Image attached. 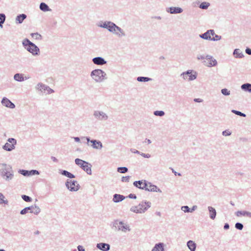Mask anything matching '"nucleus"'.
<instances>
[{
	"instance_id": "nucleus-1",
	"label": "nucleus",
	"mask_w": 251,
	"mask_h": 251,
	"mask_svg": "<svg viewBox=\"0 0 251 251\" xmlns=\"http://www.w3.org/2000/svg\"><path fill=\"white\" fill-rule=\"evenodd\" d=\"M0 176L6 182L12 180L14 174L11 166L5 163H0Z\"/></svg>"
},
{
	"instance_id": "nucleus-2",
	"label": "nucleus",
	"mask_w": 251,
	"mask_h": 251,
	"mask_svg": "<svg viewBox=\"0 0 251 251\" xmlns=\"http://www.w3.org/2000/svg\"><path fill=\"white\" fill-rule=\"evenodd\" d=\"M90 75L92 80L98 83H101L107 79L106 73L100 69H96L91 71Z\"/></svg>"
},
{
	"instance_id": "nucleus-3",
	"label": "nucleus",
	"mask_w": 251,
	"mask_h": 251,
	"mask_svg": "<svg viewBox=\"0 0 251 251\" xmlns=\"http://www.w3.org/2000/svg\"><path fill=\"white\" fill-rule=\"evenodd\" d=\"M112 227L118 231L124 233L129 232L131 228L128 224L123 221L116 220L112 223Z\"/></svg>"
},
{
	"instance_id": "nucleus-4",
	"label": "nucleus",
	"mask_w": 251,
	"mask_h": 251,
	"mask_svg": "<svg viewBox=\"0 0 251 251\" xmlns=\"http://www.w3.org/2000/svg\"><path fill=\"white\" fill-rule=\"evenodd\" d=\"M151 206V203L147 201H142L137 206H131L130 211L136 214L144 213Z\"/></svg>"
},
{
	"instance_id": "nucleus-5",
	"label": "nucleus",
	"mask_w": 251,
	"mask_h": 251,
	"mask_svg": "<svg viewBox=\"0 0 251 251\" xmlns=\"http://www.w3.org/2000/svg\"><path fill=\"white\" fill-rule=\"evenodd\" d=\"M23 45L25 48L33 55H38L40 52L39 48L27 39L23 41Z\"/></svg>"
},
{
	"instance_id": "nucleus-6",
	"label": "nucleus",
	"mask_w": 251,
	"mask_h": 251,
	"mask_svg": "<svg viewBox=\"0 0 251 251\" xmlns=\"http://www.w3.org/2000/svg\"><path fill=\"white\" fill-rule=\"evenodd\" d=\"M75 161V163L86 172L87 174H92V165L90 163L79 158H76Z\"/></svg>"
},
{
	"instance_id": "nucleus-7",
	"label": "nucleus",
	"mask_w": 251,
	"mask_h": 251,
	"mask_svg": "<svg viewBox=\"0 0 251 251\" xmlns=\"http://www.w3.org/2000/svg\"><path fill=\"white\" fill-rule=\"evenodd\" d=\"M180 76L185 80L192 81L197 78V73L192 70H189L180 74Z\"/></svg>"
},
{
	"instance_id": "nucleus-8",
	"label": "nucleus",
	"mask_w": 251,
	"mask_h": 251,
	"mask_svg": "<svg viewBox=\"0 0 251 251\" xmlns=\"http://www.w3.org/2000/svg\"><path fill=\"white\" fill-rule=\"evenodd\" d=\"M93 115L95 119L99 121H106L109 119L107 113L99 110H94Z\"/></svg>"
},
{
	"instance_id": "nucleus-9",
	"label": "nucleus",
	"mask_w": 251,
	"mask_h": 251,
	"mask_svg": "<svg viewBox=\"0 0 251 251\" xmlns=\"http://www.w3.org/2000/svg\"><path fill=\"white\" fill-rule=\"evenodd\" d=\"M35 88L37 90L43 94H50L54 92V90L51 89L49 86L41 82L38 83L36 85Z\"/></svg>"
},
{
	"instance_id": "nucleus-10",
	"label": "nucleus",
	"mask_w": 251,
	"mask_h": 251,
	"mask_svg": "<svg viewBox=\"0 0 251 251\" xmlns=\"http://www.w3.org/2000/svg\"><path fill=\"white\" fill-rule=\"evenodd\" d=\"M87 141V144L90 146L89 143H91V147L95 150H101L103 148V145L101 141L95 139L91 140L89 137H84Z\"/></svg>"
},
{
	"instance_id": "nucleus-11",
	"label": "nucleus",
	"mask_w": 251,
	"mask_h": 251,
	"mask_svg": "<svg viewBox=\"0 0 251 251\" xmlns=\"http://www.w3.org/2000/svg\"><path fill=\"white\" fill-rule=\"evenodd\" d=\"M67 189L72 192H75L79 190V185L76 181L67 179L65 182Z\"/></svg>"
},
{
	"instance_id": "nucleus-12",
	"label": "nucleus",
	"mask_w": 251,
	"mask_h": 251,
	"mask_svg": "<svg viewBox=\"0 0 251 251\" xmlns=\"http://www.w3.org/2000/svg\"><path fill=\"white\" fill-rule=\"evenodd\" d=\"M203 63L205 66L208 67L216 66L218 64L217 60L210 55L205 56V60L203 61Z\"/></svg>"
},
{
	"instance_id": "nucleus-13",
	"label": "nucleus",
	"mask_w": 251,
	"mask_h": 251,
	"mask_svg": "<svg viewBox=\"0 0 251 251\" xmlns=\"http://www.w3.org/2000/svg\"><path fill=\"white\" fill-rule=\"evenodd\" d=\"M8 142L5 143L2 148L7 151H11L15 148V145L17 144V141L14 138H9Z\"/></svg>"
},
{
	"instance_id": "nucleus-14",
	"label": "nucleus",
	"mask_w": 251,
	"mask_h": 251,
	"mask_svg": "<svg viewBox=\"0 0 251 251\" xmlns=\"http://www.w3.org/2000/svg\"><path fill=\"white\" fill-rule=\"evenodd\" d=\"M109 32L116 35L119 37H122L126 35L124 31L113 23L112 27L110 30Z\"/></svg>"
},
{
	"instance_id": "nucleus-15",
	"label": "nucleus",
	"mask_w": 251,
	"mask_h": 251,
	"mask_svg": "<svg viewBox=\"0 0 251 251\" xmlns=\"http://www.w3.org/2000/svg\"><path fill=\"white\" fill-rule=\"evenodd\" d=\"M214 35H215L214 30L210 29L203 34H200L199 36L202 39L211 41L212 36H214Z\"/></svg>"
},
{
	"instance_id": "nucleus-16",
	"label": "nucleus",
	"mask_w": 251,
	"mask_h": 251,
	"mask_svg": "<svg viewBox=\"0 0 251 251\" xmlns=\"http://www.w3.org/2000/svg\"><path fill=\"white\" fill-rule=\"evenodd\" d=\"M148 186L146 187L145 190L149 192H157L161 193V190L156 185L152 184L151 182L147 181Z\"/></svg>"
},
{
	"instance_id": "nucleus-17",
	"label": "nucleus",
	"mask_w": 251,
	"mask_h": 251,
	"mask_svg": "<svg viewBox=\"0 0 251 251\" xmlns=\"http://www.w3.org/2000/svg\"><path fill=\"white\" fill-rule=\"evenodd\" d=\"M1 103L2 105L7 108L14 109L15 107V105L6 97H3L2 99Z\"/></svg>"
},
{
	"instance_id": "nucleus-18",
	"label": "nucleus",
	"mask_w": 251,
	"mask_h": 251,
	"mask_svg": "<svg viewBox=\"0 0 251 251\" xmlns=\"http://www.w3.org/2000/svg\"><path fill=\"white\" fill-rule=\"evenodd\" d=\"M147 181V180L143 179L135 181L133 182V185L139 189L145 190L146 187L148 186Z\"/></svg>"
},
{
	"instance_id": "nucleus-19",
	"label": "nucleus",
	"mask_w": 251,
	"mask_h": 251,
	"mask_svg": "<svg viewBox=\"0 0 251 251\" xmlns=\"http://www.w3.org/2000/svg\"><path fill=\"white\" fill-rule=\"evenodd\" d=\"M92 62L95 65H103L106 63L105 59L101 57H96L92 59Z\"/></svg>"
},
{
	"instance_id": "nucleus-20",
	"label": "nucleus",
	"mask_w": 251,
	"mask_h": 251,
	"mask_svg": "<svg viewBox=\"0 0 251 251\" xmlns=\"http://www.w3.org/2000/svg\"><path fill=\"white\" fill-rule=\"evenodd\" d=\"M166 245L164 243L159 242L155 244L151 251H165V247Z\"/></svg>"
},
{
	"instance_id": "nucleus-21",
	"label": "nucleus",
	"mask_w": 251,
	"mask_h": 251,
	"mask_svg": "<svg viewBox=\"0 0 251 251\" xmlns=\"http://www.w3.org/2000/svg\"><path fill=\"white\" fill-rule=\"evenodd\" d=\"M96 247L102 251H108L110 249V245L105 243H98Z\"/></svg>"
},
{
	"instance_id": "nucleus-22",
	"label": "nucleus",
	"mask_w": 251,
	"mask_h": 251,
	"mask_svg": "<svg viewBox=\"0 0 251 251\" xmlns=\"http://www.w3.org/2000/svg\"><path fill=\"white\" fill-rule=\"evenodd\" d=\"M29 77L26 76L24 77V75L23 74L17 73L14 75L13 78L15 81L18 82H22L25 80H26Z\"/></svg>"
},
{
	"instance_id": "nucleus-23",
	"label": "nucleus",
	"mask_w": 251,
	"mask_h": 251,
	"mask_svg": "<svg viewBox=\"0 0 251 251\" xmlns=\"http://www.w3.org/2000/svg\"><path fill=\"white\" fill-rule=\"evenodd\" d=\"M237 217L244 216L251 218V212L247 211H237L235 212Z\"/></svg>"
},
{
	"instance_id": "nucleus-24",
	"label": "nucleus",
	"mask_w": 251,
	"mask_h": 251,
	"mask_svg": "<svg viewBox=\"0 0 251 251\" xmlns=\"http://www.w3.org/2000/svg\"><path fill=\"white\" fill-rule=\"evenodd\" d=\"M207 209L209 212L210 218L212 220H214L217 214L216 209L211 206H208Z\"/></svg>"
},
{
	"instance_id": "nucleus-25",
	"label": "nucleus",
	"mask_w": 251,
	"mask_h": 251,
	"mask_svg": "<svg viewBox=\"0 0 251 251\" xmlns=\"http://www.w3.org/2000/svg\"><path fill=\"white\" fill-rule=\"evenodd\" d=\"M41 211L40 208L36 204H34L31 206V210L29 212L35 215H38L41 212Z\"/></svg>"
},
{
	"instance_id": "nucleus-26",
	"label": "nucleus",
	"mask_w": 251,
	"mask_h": 251,
	"mask_svg": "<svg viewBox=\"0 0 251 251\" xmlns=\"http://www.w3.org/2000/svg\"><path fill=\"white\" fill-rule=\"evenodd\" d=\"M187 246L190 251H196L197 244L194 241L189 240L187 242Z\"/></svg>"
},
{
	"instance_id": "nucleus-27",
	"label": "nucleus",
	"mask_w": 251,
	"mask_h": 251,
	"mask_svg": "<svg viewBox=\"0 0 251 251\" xmlns=\"http://www.w3.org/2000/svg\"><path fill=\"white\" fill-rule=\"evenodd\" d=\"M125 197L120 194H115L113 195V201L114 202L117 203L122 201L125 200Z\"/></svg>"
},
{
	"instance_id": "nucleus-28",
	"label": "nucleus",
	"mask_w": 251,
	"mask_h": 251,
	"mask_svg": "<svg viewBox=\"0 0 251 251\" xmlns=\"http://www.w3.org/2000/svg\"><path fill=\"white\" fill-rule=\"evenodd\" d=\"M241 88L242 90L246 92L251 93V84L246 83L242 84L241 86Z\"/></svg>"
},
{
	"instance_id": "nucleus-29",
	"label": "nucleus",
	"mask_w": 251,
	"mask_h": 251,
	"mask_svg": "<svg viewBox=\"0 0 251 251\" xmlns=\"http://www.w3.org/2000/svg\"><path fill=\"white\" fill-rule=\"evenodd\" d=\"M233 54L235 58H241L244 57L243 52L238 49L234 50Z\"/></svg>"
},
{
	"instance_id": "nucleus-30",
	"label": "nucleus",
	"mask_w": 251,
	"mask_h": 251,
	"mask_svg": "<svg viewBox=\"0 0 251 251\" xmlns=\"http://www.w3.org/2000/svg\"><path fill=\"white\" fill-rule=\"evenodd\" d=\"M60 174L62 175L67 176L70 178H73L75 177V176L73 174H71V173H70L66 170L61 171Z\"/></svg>"
},
{
	"instance_id": "nucleus-31",
	"label": "nucleus",
	"mask_w": 251,
	"mask_h": 251,
	"mask_svg": "<svg viewBox=\"0 0 251 251\" xmlns=\"http://www.w3.org/2000/svg\"><path fill=\"white\" fill-rule=\"evenodd\" d=\"M169 9V11L171 14L180 13L182 11L179 7H170Z\"/></svg>"
},
{
	"instance_id": "nucleus-32",
	"label": "nucleus",
	"mask_w": 251,
	"mask_h": 251,
	"mask_svg": "<svg viewBox=\"0 0 251 251\" xmlns=\"http://www.w3.org/2000/svg\"><path fill=\"white\" fill-rule=\"evenodd\" d=\"M8 201L5 196L1 193H0V204H8Z\"/></svg>"
},
{
	"instance_id": "nucleus-33",
	"label": "nucleus",
	"mask_w": 251,
	"mask_h": 251,
	"mask_svg": "<svg viewBox=\"0 0 251 251\" xmlns=\"http://www.w3.org/2000/svg\"><path fill=\"white\" fill-rule=\"evenodd\" d=\"M137 80L139 82H148L151 80V78L144 76H138Z\"/></svg>"
},
{
	"instance_id": "nucleus-34",
	"label": "nucleus",
	"mask_w": 251,
	"mask_h": 251,
	"mask_svg": "<svg viewBox=\"0 0 251 251\" xmlns=\"http://www.w3.org/2000/svg\"><path fill=\"white\" fill-rule=\"evenodd\" d=\"M40 8L43 11H48L50 10L48 6L45 3H41L40 5Z\"/></svg>"
},
{
	"instance_id": "nucleus-35",
	"label": "nucleus",
	"mask_w": 251,
	"mask_h": 251,
	"mask_svg": "<svg viewBox=\"0 0 251 251\" xmlns=\"http://www.w3.org/2000/svg\"><path fill=\"white\" fill-rule=\"evenodd\" d=\"M117 171L120 173L124 174L128 171V169L126 167H120L117 168Z\"/></svg>"
},
{
	"instance_id": "nucleus-36",
	"label": "nucleus",
	"mask_w": 251,
	"mask_h": 251,
	"mask_svg": "<svg viewBox=\"0 0 251 251\" xmlns=\"http://www.w3.org/2000/svg\"><path fill=\"white\" fill-rule=\"evenodd\" d=\"M109 22H100L97 25L99 27L106 28Z\"/></svg>"
},
{
	"instance_id": "nucleus-37",
	"label": "nucleus",
	"mask_w": 251,
	"mask_h": 251,
	"mask_svg": "<svg viewBox=\"0 0 251 251\" xmlns=\"http://www.w3.org/2000/svg\"><path fill=\"white\" fill-rule=\"evenodd\" d=\"M153 114L156 116L163 117L165 115V112L162 110H156L153 112Z\"/></svg>"
},
{
	"instance_id": "nucleus-38",
	"label": "nucleus",
	"mask_w": 251,
	"mask_h": 251,
	"mask_svg": "<svg viewBox=\"0 0 251 251\" xmlns=\"http://www.w3.org/2000/svg\"><path fill=\"white\" fill-rule=\"evenodd\" d=\"M31 210V206L26 207L23 209L21 210L20 211V214L21 215H25L28 212L29 210L30 211Z\"/></svg>"
},
{
	"instance_id": "nucleus-39",
	"label": "nucleus",
	"mask_w": 251,
	"mask_h": 251,
	"mask_svg": "<svg viewBox=\"0 0 251 251\" xmlns=\"http://www.w3.org/2000/svg\"><path fill=\"white\" fill-rule=\"evenodd\" d=\"M31 36L36 40H40L42 39V36L38 33H33L31 34Z\"/></svg>"
},
{
	"instance_id": "nucleus-40",
	"label": "nucleus",
	"mask_w": 251,
	"mask_h": 251,
	"mask_svg": "<svg viewBox=\"0 0 251 251\" xmlns=\"http://www.w3.org/2000/svg\"><path fill=\"white\" fill-rule=\"evenodd\" d=\"M209 5V3L207 2H203L200 4V7L201 9H207Z\"/></svg>"
},
{
	"instance_id": "nucleus-41",
	"label": "nucleus",
	"mask_w": 251,
	"mask_h": 251,
	"mask_svg": "<svg viewBox=\"0 0 251 251\" xmlns=\"http://www.w3.org/2000/svg\"><path fill=\"white\" fill-rule=\"evenodd\" d=\"M231 112H232L233 113L237 115H238V116H242V117H246V115L245 114L243 113H242L240 111H237V110H231Z\"/></svg>"
},
{
	"instance_id": "nucleus-42",
	"label": "nucleus",
	"mask_w": 251,
	"mask_h": 251,
	"mask_svg": "<svg viewBox=\"0 0 251 251\" xmlns=\"http://www.w3.org/2000/svg\"><path fill=\"white\" fill-rule=\"evenodd\" d=\"M22 198L26 202H31L32 201V199L31 197L25 195H23L22 196Z\"/></svg>"
},
{
	"instance_id": "nucleus-43",
	"label": "nucleus",
	"mask_w": 251,
	"mask_h": 251,
	"mask_svg": "<svg viewBox=\"0 0 251 251\" xmlns=\"http://www.w3.org/2000/svg\"><path fill=\"white\" fill-rule=\"evenodd\" d=\"M221 93L223 95L229 96L230 94V92L226 88H224L221 90Z\"/></svg>"
},
{
	"instance_id": "nucleus-44",
	"label": "nucleus",
	"mask_w": 251,
	"mask_h": 251,
	"mask_svg": "<svg viewBox=\"0 0 251 251\" xmlns=\"http://www.w3.org/2000/svg\"><path fill=\"white\" fill-rule=\"evenodd\" d=\"M19 173L24 176H29V171L25 170H20Z\"/></svg>"
},
{
	"instance_id": "nucleus-45",
	"label": "nucleus",
	"mask_w": 251,
	"mask_h": 251,
	"mask_svg": "<svg viewBox=\"0 0 251 251\" xmlns=\"http://www.w3.org/2000/svg\"><path fill=\"white\" fill-rule=\"evenodd\" d=\"M40 173L38 171L35 170H32L29 171V176H34V175H38Z\"/></svg>"
},
{
	"instance_id": "nucleus-46",
	"label": "nucleus",
	"mask_w": 251,
	"mask_h": 251,
	"mask_svg": "<svg viewBox=\"0 0 251 251\" xmlns=\"http://www.w3.org/2000/svg\"><path fill=\"white\" fill-rule=\"evenodd\" d=\"M26 18V17H17L16 18V22L17 23L21 24Z\"/></svg>"
},
{
	"instance_id": "nucleus-47",
	"label": "nucleus",
	"mask_w": 251,
	"mask_h": 251,
	"mask_svg": "<svg viewBox=\"0 0 251 251\" xmlns=\"http://www.w3.org/2000/svg\"><path fill=\"white\" fill-rule=\"evenodd\" d=\"M221 36L218 35L215 33V35H214V36H212L211 41H219V40H221Z\"/></svg>"
},
{
	"instance_id": "nucleus-48",
	"label": "nucleus",
	"mask_w": 251,
	"mask_h": 251,
	"mask_svg": "<svg viewBox=\"0 0 251 251\" xmlns=\"http://www.w3.org/2000/svg\"><path fill=\"white\" fill-rule=\"evenodd\" d=\"M235 227L236 229L239 230H242L243 228V225L240 223H236L235 225Z\"/></svg>"
},
{
	"instance_id": "nucleus-49",
	"label": "nucleus",
	"mask_w": 251,
	"mask_h": 251,
	"mask_svg": "<svg viewBox=\"0 0 251 251\" xmlns=\"http://www.w3.org/2000/svg\"><path fill=\"white\" fill-rule=\"evenodd\" d=\"M181 209L182 211H183L185 213L190 212V208L188 206H187V205L181 206Z\"/></svg>"
},
{
	"instance_id": "nucleus-50",
	"label": "nucleus",
	"mask_w": 251,
	"mask_h": 251,
	"mask_svg": "<svg viewBox=\"0 0 251 251\" xmlns=\"http://www.w3.org/2000/svg\"><path fill=\"white\" fill-rule=\"evenodd\" d=\"M231 134V132L228 129L224 130L222 132V135L224 136H230Z\"/></svg>"
},
{
	"instance_id": "nucleus-51",
	"label": "nucleus",
	"mask_w": 251,
	"mask_h": 251,
	"mask_svg": "<svg viewBox=\"0 0 251 251\" xmlns=\"http://www.w3.org/2000/svg\"><path fill=\"white\" fill-rule=\"evenodd\" d=\"M6 17H0V29L3 27V24L5 22Z\"/></svg>"
},
{
	"instance_id": "nucleus-52",
	"label": "nucleus",
	"mask_w": 251,
	"mask_h": 251,
	"mask_svg": "<svg viewBox=\"0 0 251 251\" xmlns=\"http://www.w3.org/2000/svg\"><path fill=\"white\" fill-rule=\"evenodd\" d=\"M197 59L198 60H205V56L202 54H198L197 56Z\"/></svg>"
},
{
	"instance_id": "nucleus-53",
	"label": "nucleus",
	"mask_w": 251,
	"mask_h": 251,
	"mask_svg": "<svg viewBox=\"0 0 251 251\" xmlns=\"http://www.w3.org/2000/svg\"><path fill=\"white\" fill-rule=\"evenodd\" d=\"M129 176H123L122 177V181L123 182H128L129 180Z\"/></svg>"
},
{
	"instance_id": "nucleus-54",
	"label": "nucleus",
	"mask_w": 251,
	"mask_h": 251,
	"mask_svg": "<svg viewBox=\"0 0 251 251\" xmlns=\"http://www.w3.org/2000/svg\"><path fill=\"white\" fill-rule=\"evenodd\" d=\"M141 156L144 157V158H149L151 157V155L149 153H144L141 152L140 154Z\"/></svg>"
},
{
	"instance_id": "nucleus-55",
	"label": "nucleus",
	"mask_w": 251,
	"mask_h": 251,
	"mask_svg": "<svg viewBox=\"0 0 251 251\" xmlns=\"http://www.w3.org/2000/svg\"><path fill=\"white\" fill-rule=\"evenodd\" d=\"M112 25H113V23L110 22H109V24H108L107 25V26L106 27V29H107L108 30V31H109L111 29V28L112 27Z\"/></svg>"
},
{
	"instance_id": "nucleus-56",
	"label": "nucleus",
	"mask_w": 251,
	"mask_h": 251,
	"mask_svg": "<svg viewBox=\"0 0 251 251\" xmlns=\"http://www.w3.org/2000/svg\"><path fill=\"white\" fill-rule=\"evenodd\" d=\"M128 197L130 199H136L137 198L136 195L134 194H130L128 196Z\"/></svg>"
},
{
	"instance_id": "nucleus-57",
	"label": "nucleus",
	"mask_w": 251,
	"mask_h": 251,
	"mask_svg": "<svg viewBox=\"0 0 251 251\" xmlns=\"http://www.w3.org/2000/svg\"><path fill=\"white\" fill-rule=\"evenodd\" d=\"M194 101L196 102H202L203 100L200 98H195L194 99Z\"/></svg>"
},
{
	"instance_id": "nucleus-58",
	"label": "nucleus",
	"mask_w": 251,
	"mask_h": 251,
	"mask_svg": "<svg viewBox=\"0 0 251 251\" xmlns=\"http://www.w3.org/2000/svg\"><path fill=\"white\" fill-rule=\"evenodd\" d=\"M131 151L134 153H137V154H140V152L135 149H131L130 150Z\"/></svg>"
},
{
	"instance_id": "nucleus-59",
	"label": "nucleus",
	"mask_w": 251,
	"mask_h": 251,
	"mask_svg": "<svg viewBox=\"0 0 251 251\" xmlns=\"http://www.w3.org/2000/svg\"><path fill=\"white\" fill-rule=\"evenodd\" d=\"M77 249L78 251H85L84 248L81 245L77 246Z\"/></svg>"
},
{
	"instance_id": "nucleus-60",
	"label": "nucleus",
	"mask_w": 251,
	"mask_h": 251,
	"mask_svg": "<svg viewBox=\"0 0 251 251\" xmlns=\"http://www.w3.org/2000/svg\"><path fill=\"white\" fill-rule=\"evenodd\" d=\"M197 206L195 205L192 206L191 208H190V212L192 213L197 208Z\"/></svg>"
},
{
	"instance_id": "nucleus-61",
	"label": "nucleus",
	"mask_w": 251,
	"mask_h": 251,
	"mask_svg": "<svg viewBox=\"0 0 251 251\" xmlns=\"http://www.w3.org/2000/svg\"><path fill=\"white\" fill-rule=\"evenodd\" d=\"M246 53L249 55H251V49L247 48L245 50Z\"/></svg>"
},
{
	"instance_id": "nucleus-62",
	"label": "nucleus",
	"mask_w": 251,
	"mask_h": 251,
	"mask_svg": "<svg viewBox=\"0 0 251 251\" xmlns=\"http://www.w3.org/2000/svg\"><path fill=\"white\" fill-rule=\"evenodd\" d=\"M229 228V226L227 223L225 224L224 228L225 229H228Z\"/></svg>"
},
{
	"instance_id": "nucleus-63",
	"label": "nucleus",
	"mask_w": 251,
	"mask_h": 251,
	"mask_svg": "<svg viewBox=\"0 0 251 251\" xmlns=\"http://www.w3.org/2000/svg\"><path fill=\"white\" fill-rule=\"evenodd\" d=\"M51 159L54 162H58V159L56 157H55L54 156H51Z\"/></svg>"
},
{
	"instance_id": "nucleus-64",
	"label": "nucleus",
	"mask_w": 251,
	"mask_h": 251,
	"mask_svg": "<svg viewBox=\"0 0 251 251\" xmlns=\"http://www.w3.org/2000/svg\"><path fill=\"white\" fill-rule=\"evenodd\" d=\"M74 140L76 142H80V138L78 137H74Z\"/></svg>"
}]
</instances>
